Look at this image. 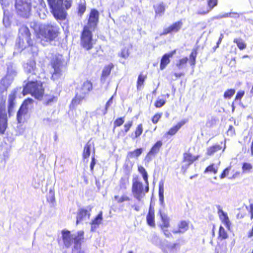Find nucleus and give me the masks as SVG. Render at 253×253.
<instances>
[{"mask_svg": "<svg viewBox=\"0 0 253 253\" xmlns=\"http://www.w3.org/2000/svg\"><path fill=\"white\" fill-rule=\"evenodd\" d=\"M16 72L11 66H8L7 74L0 82V133L3 134L7 127V115L5 109L6 90L12 83Z\"/></svg>", "mask_w": 253, "mask_h": 253, "instance_id": "f257e3e1", "label": "nucleus"}, {"mask_svg": "<svg viewBox=\"0 0 253 253\" xmlns=\"http://www.w3.org/2000/svg\"><path fill=\"white\" fill-rule=\"evenodd\" d=\"M61 234L63 243L65 247L69 248L74 244L72 253H75L76 250L79 249L81 247L82 241L84 238V231H80L77 233L71 234L68 230H63Z\"/></svg>", "mask_w": 253, "mask_h": 253, "instance_id": "f03ea898", "label": "nucleus"}, {"mask_svg": "<svg viewBox=\"0 0 253 253\" xmlns=\"http://www.w3.org/2000/svg\"><path fill=\"white\" fill-rule=\"evenodd\" d=\"M58 28L55 24H47L41 25L39 37L42 38V43L45 45L46 42L53 41L57 37Z\"/></svg>", "mask_w": 253, "mask_h": 253, "instance_id": "7ed1b4c3", "label": "nucleus"}, {"mask_svg": "<svg viewBox=\"0 0 253 253\" xmlns=\"http://www.w3.org/2000/svg\"><path fill=\"white\" fill-rule=\"evenodd\" d=\"M30 77L28 78V82L23 88V93L24 95L30 93L33 96L39 99L42 97L44 92L42 84L37 80L30 81Z\"/></svg>", "mask_w": 253, "mask_h": 253, "instance_id": "20e7f679", "label": "nucleus"}, {"mask_svg": "<svg viewBox=\"0 0 253 253\" xmlns=\"http://www.w3.org/2000/svg\"><path fill=\"white\" fill-rule=\"evenodd\" d=\"M33 44L31 39V33L29 28L22 25L19 29L18 39L16 41V45L20 50H23L27 46Z\"/></svg>", "mask_w": 253, "mask_h": 253, "instance_id": "39448f33", "label": "nucleus"}, {"mask_svg": "<svg viewBox=\"0 0 253 253\" xmlns=\"http://www.w3.org/2000/svg\"><path fill=\"white\" fill-rule=\"evenodd\" d=\"M54 17L57 20H63L66 17V13L63 7V0H47Z\"/></svg>", "mask_w": 253, "mask_h": 253, "instance_id": "423d86ee", "label": "nucleus"}, {"mask_svg": "<svg viewBox=\"0 0 253 253\" xmlns=\"http://www.w3.org/2000/svg\"><path fill=\"white\" fill-rule=\"evenodd\" d=\"M32 0H16L15 6L17 14L21 17L28 18L31 12Z\"/></svg>", "mask_w": 253, "mask_h": 253, "instance_id": "0eeeda50", "label": "nucleus"}, {"mask_svg": "<svg viewBox=\"0 0 253 253\" xmlns=\"http://www.w3.org/2000/svg\"><path fill=\"white\" fill-rule=\"evenodd\" d=\"M92 85L90 82H84L81 87L77 90L76 95L74 99L72 100V103L75 104H79L82 101L86 95L92 90Z\"/></svg>", "mask_w": 253, "mask_h": 253, "instance_id": "6e6552de", "label": "nucleus"}, {"mask_svg": "<svg viewBox=\"0 0 253 253\" xmlns=\"http://www.w3.org/2000/svg\"><path fill=\"white\" fill-rule=\"evenodd\" d=\"M93 31L84 28L81 36V44L83 48L88 50L93 47L92 32Z\"/></svg>", "mask_w": 253, "mask_h": 253, "instance_id": "1a4fd4ad", "label": "nucleus"}, {"mask_svg": "<svg viewBox=\"0 0 253 253\" xmlns=\"http://www.w3.org/2000/svg\"><path fill=\"white\" fill-rule=\"evenodd\" d=\"M62 56L59 55L55 56L52 60V66L54 69V72L51 78L53 80H57L61 76V66L62 64Z\"/></svg>", "mask_w": 253, "mask_h": 253, "instance_id": "9d476101", "label": "nucleus"}, {"mask_svg": "<svg viewBox=\"0 0 253 253\" xmlns=\"http://www.w3.org/2000/svg\"><path fill=\"white\" fill-rule=\"evenodd\" d=\"M143 186L141 182L134 178L132 180V192L134 197L141 202L145 194L143 193Z\"/></svg>", "mask_w": 253, "mask_h": 253, "instance_id": "9b49d317", "label": "nucleus"}, {"mask_svg": "<svg viewBox=\"0 0 253 253\" xmlns=\"http://www.w3.org/2000/svg\"><path fill=\"white\" fill-rule=\"evenodd\" d=\"M99 12L96 9H92L90 11L88 22L84 28L94 31L98 22Z\"/></svg>", "mask_w": 253, "mask_h": 253, "instance_id": "f8f14e48", "label": "nucleus"}, {"mask_svg": "<svg viewBox=\"0 0 253 253\" xmlns=\"http://www.w3.org/2000/svg\"><path fill=\"white\" fill-rule=\"evenodd\" d=\"M91 210V207L88 206L86 209H80L78 210L77 214L76 224H78L82 221L88 219L90 216V211Z\"/></svg>", "mask_w": 253, "mask_h": 253, "instance_id": "ddd939ff", "label": "nucleus"}, {"mask_svg": "<svg viewBox=\"0 0 253 253\" xmlns=\"http://www.w3.org/2000/svg\"><path fill=\"white\" fill-rule=\"evenodd\" d=\"M162 142L161 141H158L151 148L149 152L148 153L145 158V161L147 163H149L152 160L153 157L159 153L160 148L162 146Z\"/></svg>", "mask_w": 253, "mask_h": 253, "instance_id": "4468645a", "label": "nucleus"}, {"mask_svg": "<svg viewBox=\"0 0 253 253\" xmlns=\"http://www.w3.org/2000/svg\"><path fill=\"white\" fill-rule=\"evenodd\" d=\"M33 102L32 99L28 98L26 99L21 107H20L17 113V120L18 123H21L23 120V116L26 114L27 110V105L29 104H31Z\"/></svg>", "mask_w": 253, "mask_h": 253, "instance_id": "2eb2a0df", "label": "nucleus"}, {"mask_svg": "<svg viewBox=\"0 0 253 253\" xmlns=\"http://www.w3.org/2000/svg\"><path fill=\"white\" fill-rule=\"evenodd\" d=\"M183 23L181 21H177L168 28L164 29L161 35H166L172 32L176 33L180 29Z\"/></svg>", "mask_w": 253, "mask_h": 253, "instance_id": "dca6fc26", "label": "nucleus"}, {"mask_svg": "<svg viewBox=\"0 0 253 253\" xmlns=\"http://www.w3.org/2000/svg\"><path fill=\"white\" fill-rule=\"evenodd\" d=\"M17 91L13 90L8 96V113L9 116H10L13 113V110L15 106V100L16 96Z\"/></svg>", "mask_w": 253, "mask_h": 253, "instance_id": "f3484780", "label": "nucleus"}, {"mask_svg": "<svg viewBox=\"0 0 253 253\" xmlns=\"http://www.w3.org/2000/svg\"><path fill=\"white\" fill-rule=\"evenodd\" d=\"M154 212V208L152 207V205L150 204L149 208L148 213L146 216V221L147 224L151 227H154L155 225Z\"/></svg>", "mask_w": 253, "mask_h": 253, "instance_id": "a211bd4d", "label": "nucleus"}, {"mask_svg": "<svg viewBox=\"0 0 253 253\" xmlns=\"http://www.w3.org/2000/svg\"><path fill=\"white\" fill-rule=\"evenodd\" d=\"M113 68L114 65L112 63H110L104 67L100 78L101 83H104L105 82L107 78L110 75L111 70Z\"/></svg>", "mask_w": 253, "mask_h": 253, "instance_id": "6ab92c4d", "label": "nucleus"}, {"mask_svg": "<svg viewBox=\"0 0 253 253\" xmlns=\"http://www.w3.org/2000/svg\"><path fill=\"white\" fill-rule=\"evenodd\" d=\"M175 53V51L174 50L163 56L160 63L161 70H163L166 68V66L170 62L169 58L172 57Z\"/></svg>", "mask_w": 253, "mask_h": 253, "instance_id": "aec40b11", "label": "nucleus"}, {"mask_svg": "<svg viewBox=\"0 0 253 253\" xmlns=\"http://www.w3.org/2000/svg\"><path fill=\"white\" fill-rule=\"evenodd\" d=\"M24 70L27 73H31L32 75H36V62L34 60H30L24 65Z\"/></svg>", "mask_w": 253, "mask_h": 253, "instance_id": "412c9836", "label": "nucleus"}, {"mask_svg": "<svg viewBox=\"0 0 253 253\" xmlns=\"http://www.w3.org/2000/svg\"><path fill=\"white\" fill-rule=\"evenodd\" d=\"M103 219L102 212L100 211L91 223V231H94L98 227Z\"/></svg>", "mask_w": 253, "mask_h": 253, "instance_id": "4be33fe9", "label": "nucleus"}, {"mask_svg": "<svg viewBox=\"0 0 253 253\" xmlns=\"http://www.w3.org/2000/svg\"><path fill=\"white\" fill-rule=\"evenodd\" d=\"M218 213L222 222L225 224L227 228H229L230 222L227 213L224 212L222 209H220V207H219L218 208Z\"/></svg>", "mask_w": 253, "mask_h": 253, "instance_id": "5701e85b", "label": "nucleus"}, {"mask_svg": "<svg viewBox=\"0 0 253 253\" xmlns=\"http://www.w3.org/2000/svg\"><path fill=\"white\" fill-rule=\"evenodd\" d=\"M164 182L163 180H161L159 183V202L161 206H164Z\"/></svg>", "mask_w": 253, "mask_h": 253, "instance_id": "b1692460", "label": "nucleus"}, {"mask_svg": "<svg viewBox=\"0 0 253 253\" xmlns=\"http://www.w3.org/2000/svg\"><path fill=\"white\" fill-rule=\"evenodd\" d=\"M143 152L142 148H138L133 151H129L127 154L128 159L137 158Z\"/></svg>", "mask_w": 253, "mask_h": 253, "instance_id": "393cba45", "label": "nucleus"}, {"mask_svg": "<svg viewBox=\"0 0 253 253\" xmlns=\"http://www.w3.org/2000/svg\"><path fill=\"white\" fill-rule=\"evenodd\" d=\"M159 213L163 222L162 226L168 228L169 226V218L167 214L163 213L161 210H159Z\"/></svg>", "mask_w": 253, "mask_h": 253, "instance_id": "a878e982", "label": "nucleus"}, {"mask_svg": "<svg viewBox=\"0 0 253 253\" xmlns=\"http://www.w3.org/2000/svg\"><path fill=\"white\" fill-rule=\"evenodd\" d=\"M179 245L178 243L171 244L169 243L166 246L167 253H176V247Z\"/></svg>", "mask_w": 253, "mask_h": 253, "instance_id": "bb28decb", "label": "nucleus"}, {"mask_svg": "<svg viewBox=\"0 0 253 253\" xmlns=\"http://www.w3.org/2000/svg\"><path fill=\"white\" fill-rule=\"evenodd\" d=\"M91 147V145L89 141L84 146L83 154V157L84 159H86L90 156Z\"/></svg>", "mask_w": 253, "mask_h": 253, "instance_id": "cd10ccee", "label": "nucleus"}, {"mask_svg": "<svg viewBox=\"0 0 253 253\" xmlns=\"http://www.w3.org/2000/svg\"><path fill=\"white\" fill-rule=\"evenodd\" d=\"M234 42L237 44L238 47L240 50H243L246 48V44L244 42L243 40L241 39H235Z\"/></svg>", "mask_w": 253, "mask_h": 253, "instance_id": "c85d7f7f", "label": "nucleus"}, {"mask_svg": "<svg viewBox=\"0 0 253 253\" xmlns=\"http://www.w3.org/2000/svg\"><path fill=\"white\" fill-rule=\"evenodd\" d=\"M198 157L193 156L190 154L185 153L184 154V158L185 161L189 162V165L191 164L193 162L198 159Z\"/></svg>", "mask_w": 253, "mask_h": 253, "instance_id": "c756f323", "label": "nucleus"}, {"mask_svg": "<svg viewBox=\"0 0 253 253\" xmlns=\"http://www.w3.org/2000/svg\"><path fill=\"white\" fill-rule=\"evenodd\" d=\"M218 166L215 164H212L208 166L204 171V173L213 172L216 174L217 172Z\"/></svg>", "mask_w": 253, "mask_h": 253, "instance_id": "7c9ffc66", "label": "nucleus"}, {"mask_svg": "<svg viewBox=\"0 0 253 253\" xmlns=\"http://www.w3.org/2000/svg\"><path fill=\"white\" fill-rule=\"evenodd\" d=\"M183 124L181 123H178L175 126L171 128L169 131L167 132V134L170 135H173L175 134L177 131L180 129V128L182 126Z\"/></svg>", "mask_w": 253, "mask_h": 253, "instance_id": "2f4dec72", "label": "nucleus"}, {"mask_svg": "<svg viewBox=\"0 0 253 253\" xmlns=\"http://www.w3.org/2000/svg\"><path fill=\"white\" fill-rule=\"evenodd\" d=\"M221 147L219 145H214L209 148L207 150V154L212 155L214 153L219 150Z\"/></svg>", "mask_w": 253, "mask_h": 253, "instance_id": "473e14b6", "label": "nucleus"}, {"mask_svg": "<svg viewBox=\"0 0 253 253\" xmlns=\"http://www.w3.org/2000/svg\"><path fill=\"white\" fill-rule=\"evenodd\" d=\"M138 171L141 173L145 183H148V174L145 169L142 166L138 167Z\"/></svg>", "mask_w": 253, "mask_h": 253, "instance_id": "72a5a7b5", "label": "nucleus"}, {"mask_svg": "<svg viewBox=\"0 0 253 253\" xmlns=\"http://www.w3.org/2000/svg\"><path fill=\"white\" fill-rule=\"evenodd\" d=\"M178 228L181 230V232L183 233L188 229L187 223L185 221H181L178 224Z\"/></svg>", "mask_w": 253, "mask_h": 253, "instance_id": "f704fd0d", "label": "nucleus"}, {"mask_svg": "<svg viewBox=\"0 0 253 253\" xmlns=\"http://www.w3.org/2000/svg\"><path fill=\"white\" fill-rule=\"evenodd\" d=\"M188 58L185 57L179 60V62L176 63V66L179 70L182 69L184 66L185 65L187 62Z\"/></svg>", "mask_w": 253, "mask_h": 253, "instance_id": "c9c22d12", "label": "nucleus"}, {"mask_svg": "<svg viewBox=\"0 0 253 253\" xmlns=\"http://www.w3.org/2000/svg\"><path fill=\"white\" fill-rule=\"evenodd\" d=\"M145 78L146 76L142 75L141 74L138 76L137 82V87L138 89H139L140 86H141L143 84Z\"/></svg>", "mask_w": 253, "mask_h": 253, "instance_id": "e433bc0d", "label": "nucleus"}, {"mask_svg": "<svg viewBox=\"0 0 253 253\" xmlns=\"http://www.w3.org/2000/svg\"><path fill=\"white\" fill-rule=\"evenodd\" d=\"M155 9L156 14H161L164 12L165 8L163 3H161L155 6Z\"/></svg>", "mask_w": 253, "mask_h": 253, "instance_id": "4c0bfd02", "label": "nucleus"}, {"mask_svg": "<svg viewBox=\"0 0 253 253\" xmlns=\"http://www.w3.org/2000/svg\"><path fill=\"white\" fill-rule=\"evenodd\" d=\"M235 90L234 89H229L226 90L224 93L225 98L229 99L234 94Z\"/></svg>", "mask_w": 253, "mask_h": 253, "instance_id": "58836bf2", "label": "nucleus"}, {"mask_svg": "<svg viewBox=\"0 0 253 253\" xmlns=\"http://www.w3.org/2000/svg\"><path fill=\"white\" fill-rule=\"evenodd\" d=\"M30 26L32 29H34L36 32H37L38 30L39 31V33L40 32L41 25H39V24L37 22H31L30 23Z\"/></svg>", "mask_w": 253, "mask_h": 253, "instance_id": "ea45409f", "label": "nucleus"}, {"mask_svg": "<svg viewBox=\"0 0 253 253\" xmlns=\"http://www.w3.org/2000/svg\"><path fill=\"white\" fill-rule=\"evenodd\" d=\"M34 2L37 3L35 6L38 7L40 10L46 7V4L43 0H34Z\"/></svg>", "mask_w": 253, "mask_h": 253, "instance_id": "a19ab883", "label": "nucleus"}, {"mask_svg": "<svg viewBox=\"0 0 253 253\" xmlns=\"http://www.w3.org/2000/svg\"><path fill=\"white\" fill-rule=\"evenodd\" d=\"M196 56L197 52L196 51H192L190 55V62L191 65H195Z\"/></svg>", "mask_w": 253, "mask_h": 253, "instance_id": "79ce46f5", "label": "nucleus"}, {"mask_svg": "<svg viewBox=\"0 0 253 253\" xmlns=\"http://www.w3.org/2000/svg\"><path fill=\"white\" fill-rule=\"evenodd\" d=\"M219 236L220 237L222 238L223 239H225L227 238V234L224 228L220 226L219 230Z\"/></svg>", "mask_w": 253, "mask_h": 253, "instance_id": "37998d69", "label": "nucleus"}, {"mask_svg": "<svg viewBox=\"0 0 253 253\" xmlns=\"http://www.w3.org/2000/svg\"><path fill=\"white\" fill-rule=\"evenodd\" d=\"M57 101V98L55 96H52L49 98H48L46 100H45L44 102V104L46 106H50L53 103L56 102Z\"/></svg>", "mask_w": 253, "mask_h": 253, "instance_id": "c03bdc74", "label": "nucleus"}, {"mask_svg": "<svg viewBox=\"0 0 253 253\" xmlns=\"http://www.w3.org/2000/svg\"><path fill=\"white\" fill-rule=\"evenodd\" d=\"M86 9V6L85 2L81 3L78 6V12L81 16L85 12Z\"/></svg>", "mask_w": 253, "mask_h": 253, "instance_id": "a18cd8bd", "label": "nucleus"}, {"mask_svg": "<svg viewBox=\"0 0 253 253\" xmlns=\"http://www.w3.org/2000/svg\"><path fill=\"white\" fill-rule=\"evenodd\" d=\"M218 0H208V5L209 10L211 11L214 7L217 5Z\"/></svg>", "mask_w": 253, "mask_h": 253, "instance_id": "49530a36", "label": "nucleus"}, {"mask_svg": "<svg viewBox=\"0 0 253 253\" xmlns=\"http://www.w3.org/2000/svg\"><path fill=\"white\" fill-rule=\"evenodd\" d=\"M113 99V96H112L109 99V100L107 102L106 105H105V109L103 111V115H105L107 113V111H108L109 107L112 104Z\"/></svg>", "mask_w": 253, "mask_h": 253, "instance_id": "de8ad7c7", "label": "nucleus"}, {"mask_svg": "<svg viewBox=\"0 0 253 253\" xmlns=\"http://www.w3.org/2000/svg\"><path fill=\"white\" fill-rule=\"evenodd\" d=\"M0 3L3 9L9 7L11 3L10 0H0Z\"/></svg>", "mask_w": 253, "mask_h": 253, "instance_id": "09e8293b", "label": "nucleus"}, {"mask_svg": "<svg viewBox=\"0 0 253 253\" xmlns=\"http://www.w3.org/2000/svg\"><path fill=\"white\" fill-rule=\"evenodd\" d=\"M142 131H143L142 125L140 124L137 126L136 129L135 130V137L136 138V137H138V136H139L142 134Z\"/></svg>", "mask_w": 253, "mask_h": 253, "instance_id": "8fccbe9b", "label": "nucleus"}, {"mask_svg": "<svg viewBox=\"0 0 253 253\" xmlns=\"http://www.w3.org/2000/svg\"><path fill=\"white\" fill-rule=\"evenodd\" d=\"M232 13H225L223 14H219L216 16H215L212 17V20L214 19H220L223 18H227L228 17V16H232L231 14Z\"/></svg>", "mask_w": 253, "mask_h": 253, "instance_id": "3c124183", "label": "nucleus"}, {"mask_svg": "<svg viewBox=\"0 0 253 253\" xmlns=\"http://www.w3.org/2000/svg\"><path fill=\"white\" fill-rule=\"evenodd\" d=\"M166 103V101L162 99L157 100L155 103V106L157 108H160L162 107Z\"/></svg>", "mask_w": 253, "mask_h": 253, "instance_id": "603ef678", "label": "nucleus"}, {"mask_svg": "<svg viewBox=\"0 0 253 253\" xmlns=\"http://www.w3.org/2000/svg\"><path fill=\"white\" fill-rule=\"evenodd\" d=\"M252 168H253V166L250 163H244L243 164L242 169H243L244 171H247V170H250Z\"/></svg>", "mask_w": 253, "mask_h": 253, "instance_id": "864d4df0", "label": "nucleus"}, {"mask_svg": "<svg viewBox=\"0 0 253 253\" xmlns=\"http://www.w3.org/2000/svg\"><path fill=\"white\" fill-rule=\"evenodd\" d=\"M162 115V113H158L155 115L152 119V121L153 123L155 124H157L158 122L160 119L161 118Z\"/></svg>", "mask_w": 253, "mask_h": 253, "instance_id": "5fc2aeb1", "label": "nucleus"}, {"mask_svg": "<svg viewBox=\"0 0 253 253\" xmlns=\"http://www.w3.org/2000/svg\"><path fill=\"white\" fill-rule=\"evenodd\" d=\"M128 56V50L126 48L123 49L121 53V56L125 59H126Z\"/></svg>", "mask_w": 253, "mask_h": 253, "instance_id": "6e6d98bb", "label": "nucleus"}, {"mask_svg": "<svg viewBox=\"0 0 253 253\" xmlns=\"http://www.w3.org/2000/svg\"><path fill=\"white\" fill-rule=\"evenodd\" d=\"M129 200L130 198L127 196H126V195H123L118 200V203H122L125 201H129Z\"/></svg>", "mask_w": 253, "mask_h": 253, "instance_id": "4d7b16f0", "label": "nucleus"}, {"mask_svg": "<svg viewBox=\"0 0 253 253\" xmlns=\"http://www.w3.org/2000/svg\"><path fill=\"white\" fill-rule=\"evenodd\" d=\"M124 123V120L123 118H119L117 119L115 122H114V125L116 126H121Z\"/></svg>", "mask_w": 253, "mask_h": 253, "instance_id": "13d9d810", "label": "nucleus"}, {"mask_svg": "<svg viewBox=\"0 0 253 253\" xmlns=\"http://www.w3.org/2000/svg\"><path fill=\"white\" fill-rule=\"evenodd\" d=\"M229 170H230V168H226L223 171V172H222V173L220 175V178L221 179H223L224 178V177H225L228 174V173H229Z\"/></svg>", "mask_w": 253, "mask_h": 253, "instance_id": "bf43d9fd", "label": "nucleus"}, {"mask_svg": "<svg viewBox=\"0 0 253 253\" xmlns=\"http://www.w3.org/2000/svg\"><path fill=\"white\" fill-rule=\"evenodd\" d=\"M244 91H238L236 95L235 100H240L244 95Z\"/></svg>", "mask_w": 253, "mask_h": 253, "instance_id": "052dcab7", "label": "nucleus"}, {"mask_svg": "<svg viewBox=\"0 0 253 253\" xmlns=\"http://www.w3.org/2000/svg\"><path fill=\"white\" fill-rule=\"evenodd\" d=\"M132 124V122H129L127 123L124 126L125 132H127L129 129H130V127L131 126Z\"/></svg>", "mask_w": 253, "mask_h": 253, "instance_id": "680f3d73", "label": "nucleus"}, {"mask_svg": "<svg viewBox=\"0 0 253 253\" xmlns=\"http://www.w3.org/2000/svg\"><path fill=\"white\" fill-rule=\"evenodd\" d=\"M227 133L228 135H233L235 133V130L232 126H230L227 130Z\"/></svg>", "mask_w": 253, "mask_h": 253, "instance_id": "e2e57ef3", "label": "nucleus"}, {"mask_svg": "<svg viewBox=\"0 0 253 253\" xmlns=\"http://www.w3.org/2000/svg\"><path fill=\"white\" fill-rule=\"evenodd\" d=\"M96 164V160L94 157H92L91 162L90 165V170L93 171L94 167Z\"/></svg>", "mask_w": 253, "mask_h": 253, "instance_id": "0e129e2a", "label": "nucleus"}, {"mask_svg": "<svg viewBox=\"0 0 253 253\" xmlns=\"http://www.w3.org/2000/svg\"><path fill=\"white\" fill-rule=\"evenodd\" d=\"M64 5L67 9H69L71 6V1L66 0L64 2Z\"/></svg>", "mask_w": 253, "mask_h": 253, "instance_id": "69168bd1", "label": "nucleus"}, {"mask_svg": "<svg viewBox=\"0 0 253 253\" xmlns=\"http://www.w3.org/2000/svg\"><path fill=\"white\" fill-rule=\"evenodd\" d=\"M223 34H221L220 35V37L218 39V41L217 42V45L216 46V48H217L218 46H219V45L220 44V43L221 42V41L223 38Z\"/></svg>", "mask_w": 253, "mask_h": 253, "instance_id": "338daca9", "label": "nucleus"}, {"mask_svg": "<svg viewBox=\"0 0 253 253\" xmlns=\"http://www.w3.org/2000/svg\"><path fill=\"white\" fill-rule=\"evenodd\" d=\"M165 235L167 237L171 236V233L169 231L168 229H165L163 230Z\"/></svg>", "mask_w": 253, "mask_h": 253, "instance_id": "774afa93", "label": "nucleus"}]
</instances>
